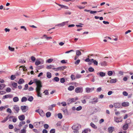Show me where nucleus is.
<instances>
[{
    "label": "nucleus",
    "mask_w": 133,
    "mask_h": 133,
    "mask_svg": "<svg viewBox=\"0 0 133 133\" xmlns=\"http://www.w3.org/2000/svg\"><path fill=\"white\" fill-rule=\"evenodd\" d=\"M71 78L72 80H75L76 78L75 75H71Z\"/></svg>",
    "instance_id": "13d9d810"
},
{
    "label": "nucleus",
    "mask_w": 133,
    "mask_h": 133,
    "mask_svg": "<svg viewBox=\"0 0 133 133\" xmlns=\"http://www.w3.org/2000/svg\"><path fill=\"white\" fill-rule=\"evenodd\" d=\"M13 100L14 102H17L19 101L18 98L17 97H15L13 98Z\"/></svg>",
    "instance_id": "473e14b6"
},
{
    "label": "nucleus",
    "mask_w": 133,
    "mask_h": 133,
    "mask_svg": "<svg viewBox=\"0 0 133 133\" xmlns=\"http://www.w3.org/2000/svg\"><path fill=\"white\" fill-rule=\"evenodd\" d=\"M12 85V86L15 88H16L17 85V84L15 82H14Z\"/></svg>",
    "instance_id": "864d4df0"
},
{
    "label": "nucleus",
    "mask_w": 133,
    "mask_h": 133,
    "mask_svg": "<svg viewBox=\"0 0 133 133\" xmlns=\"http://www.w3.org/2000/svg\"><path fill=\"white\" fill-rule=\"evenodd\" d=\"M51 115V113L50 112H47L46 114V117H50Z\"/></svg>",
    "instance_id": "ea45409f"
},
{
    "label": "nucleus",
    "mask_w": 133,
    "mask_h": 133,
    "mask_svg": "<svg viewBox=\"0 0 133 133\" xmlns=\"http://www.w3.org/2000/svg\"><path fill=\"white\" fill-rule=\"evenodd\" d=\"M91 126L94 129H96L97 128V126L95 125L93 123L91 122L90 124Z\"/></svg>",
    "instance_id": "a878e982"
},
{
    "label": "nucleus",
    "mask_w": 133,
    "mask_h": 133,
    "mask_svg": "<svg viewBox=\"0 0 133 133\" xmlns=\"http://www.w3.org/2000/svg\"><path fill=\"white\" fill-rule=\"evenodd\" d=\"M92 59V60L91 61V64L92 63H94V64L96 65H97L98 64V62H97L95 60H94L93 59Z\"/></svg>",
    "instance_id": "cd10ccee"
},
{
    "label": "nucleus",
    "mask_w": 133,
    "mask_h": 133,
    "mask_svg": "<svg viewBox=\"0 0 133 133\" xmlns=\"http://www.w3.org/2000/svg\"><path fill=\"white\" fill-rule=\"evenodd\" d=\"M8 48L9 50L11 51H13L15 49L14 48H12L9 46L8 47Z\"/></svg>",
    "instance_id": "09e8293b"
},
{
    "label": "nucleus",
    "mask_w": 133,
    "mask_h": 133,
    "mask_svg": "<svg viewBox=\"0 0 133 133\" xmlns=\"http://www.w3.org/2000/svg\"><path fill=\"white\" fill-rule=\"evenodd\" d=\"M28 85L27 84H26L25 85V88H24V90H26L28 89Z\"/></svg>",
    "instance_id": "69168bd1"
},
{
    "label": "nucleus",
    "mask_w": 133,
    "mask_h": 133,
    "mask_svg": "<svg viewBox=\"0 0 133 133\" xmlns=\"http://www.w3.org/2000/svg\"><path fill=\"white\" fill-rule=\"evenodd\" d=\"M27 100V99L25 97H22L21 101L22 102H26Z\"/></svg>",
    "instance_id": "4c0bfd02"
},
{
    "label": "nucleus",
    "mask_w": 133,
    "mask_h": 133,
    "mask_svg": "<svg viewBox=\"0 0 133 133\" xmlns=\"http://www.w3.org/2000/svg\"><path fill=\"white\" fill-rule=\"evenodd\" d=\"M92 59H86L85 60V61L86 62H89L88 64L89 65H90L91 64V61H92Z\"/></svg>",
    "instance_id": "b1692460"
},
{
    "label": "nucleus",
    "mask_w": 133,
    "mask_h": 133,
    "mask_svg": "<svg viewBox=\"0 0 133 133\" xmlns=\"http://www.w3.org/2000/svg\"><path fill=\"white\" fill-rule=\"evenodd\" d=\"M81 128L80 125L78 124L75 125H73L72 127V129L74 130L73 132L74 133H78V130Z\"/></svg>",
    "instance_id": "f03ea898"
},
{
    "label": "nucleus",
    "mask_w": 133,
    "mask_h": 133,
    "mask_svg": "<svg viewBox=\"0 0 133 133\" xmlns=\"http://www.w3.org/2000/svg\"><path fill=\"white\" fill-rule=\"evenodd\" d=\"M5 87V85L4 84H0V90H2Z\"/></svg>",
    "instance_id": "72a5a7b5"
},
{
    "label": "nucleus",
    "mask_w": 133,
    "mask_h": 133,
    "mask_svg": "<svg viewBox=\"0 0 133 133\" xmlns=\"http://www.w3.org/2000/svg\"><path fill=\"white\" fill-rule=\"evenodd\" d=\"M50 133H55V129H51L50 131Z\"/></svg>",
    "instance_id": "0e129e2a"
},
{
    "label": "nucleus",
    "mask_w": 133,
    "mask_h": 133,
    "mask_svg": "<svg viewBox=\"0 0 133 133\" xmlns=\"http://www.w3.org/2000/svg\"><path fill=\"white\" fill-rule=\"evenodd\" d=\"M94 88H90L89 87H87L85 89V91L87 93H90L93 91L94 90Z\"/></svg>",
    "instance_id": "39448f33"
},
{
    "label": "nucleus",
    "mask_w": 133,
    "mask_h": 133,
    "mask_svg": "<svg viewBox=\"0 0 133 133\" xmlns=\"http://www.w3.org/2000/svg\"><path fill=\"white\" fill-rule=\"evenodd\" d=\"M43 37H44V38H45L47 40H48L50 39H52V37H47V35L45 34L43 36Z\"/></svg>",
    "instance_id": "6ab92c4d"
},
{
    "label": "nucleus",
    "mask_w": 133,
    "mask_h": 133,
    "mask_svg": "<svg viewBox=\"0 0 133 133\" xmlns=\"http://www.w3.org/2000/svg\"><path fill=\"white\" fill-rule=\"evenodd\" d=\"M39 113L42 116H43L44 115V114L43 111L41 110H40Z\"/></svg>",
    "instance_id": "f704fd0d"
},
{
    "label": "nucleus",
    "mask_w": 133,
    "mask_h": 133,
    "mask_svg": "<svg viewBox=\"0 0 133 133\" xmlns=\"http://www.w3.org/2000/svg\"><path fill=\"white\" fill-rule=\"evenodd\" d=\"M66 66H60L58 67V68H59V70H63L64 69H66Z\"/></svg>",
    "instance_id": "7c9ffc66"
},
{
    "label": "nucleus",
    "mask_w": 133,
    "mask_h": 133,
    "mask_svg": "<svg viewBox=\"0 0 133 133\" xmlns=\"http://www.w3.org/2000/svg\"><path fill=\"white\" fill-rule=\"evenodd\" d=\"M83 91V88L82 87H77L75 90V91L76 93H82Z\"/></svg>",
    "instance_id": "7ed1b4c3"
},
{
    "label": "nucleus",
    "mask_w": 133,
    "mask_h": 133,
    "mask_svg": "<svg viewBox=\"0 0 133 133\" xmlns=\"http://www.w3.org/2000/svg\"><path fill=\"white\" fill-rule=\"evenodd\" d=\"M128 127V124H126L124 125L123 126V129L124 130H125L127 129Z\"/></svg>",
    "instance_id": "393cba45"
},
{
    "label": "nucleus",
    "mask_w": 133,
    "mask_h": 133,
    "mask_svg": "<svg viewBox=\"0 0 133 133\" xmlns=\"http://www.w3.org/2000/svg\"><path fill=\"white\" fill-rule=\"evenodd\" d=\"M99 74V75L101 77H103L105 75V73L103 72H100Z\"/></svg>",
    "instance_id": "a19ab883"
},
{
    "label": "nucleus",
    "mask_w": 133,
    "mask_h": 133,
    "mask_svg": "<svg viewBox=\"0 0 133 133\" xmlns=\"http://www.w3.org/2000/svg\"><path fill=\"white\" fill-rule=\"evenodd\" d=\"M81 50H77L76 51V56H75V58H77L79 57V56L81 55L82 53L80 51H82Z\"/></svg>",
    "instance_id": "423d86ee"
},
{
    "label": "nucleus",
    "mask_w": 133,
    "mask_h": 133,
    "mask_svg": "<svg viewBox=\"0 0 133 133\" xmlns=\"http://www.w3.org/2000/svg\"><path fill=\"white\" fill-rule=\"evenodd\" d=\"M58 118L61 119L62 118V114L61 113H59L58 115Z\"/></svg>",
    "instance_id": "79ce46f5"
},
{
    "label": "nucleus",
    "mask_w": 133,
    "mask_h": 133,
    "mask_svg": "<svg viewBox=\"0 0 133 133\" xmlns=\"http://www.w3.org/2000/svg\"><path fill=\"white\" fill-rule=\"evenodd\" d=\"M35 83H36V90H41V88L42 87V83L41 81L39 80L35 79L34 80Z\"/></svg>",
    "instance_id": "f257e3e1"
},
{
    "label": "nucleus",
    "mask_w": 133,
    "mask_h": 133,
    "mask_svg": "<svg viewBox=\"0 0 133 133\" xmlns=\"http://www.w3.org/2000/svg\"><path fill=\"white\" fill-rule=\"evenodd\" d=\"M112 74L113 73L112 71H109L108 72V74L109 76H111Z\"/></svg>",
    "instance_id": "5fc2aeb1"
},
{
    "label": "nucleus",
    "mask_w": 133,
    "mask_h": 133,
    "mask_svg": "<svg viewBox=\"0 0 133 133\" xmlns=\"http://www.w3.org/2000/svg\"><path fill=\"white\" fill-rule=\"evenodd\" d=\"M37 92V96L38 97H42V94L41 93V90H36Z\"/></svg>",
    "instance_id": "2eb2a0df"
},
{
    "label": "nucleus",
    "mask_w": 133,
    "mask_h": 133,
    "mask_svg": "<svg viewBox=\"0 0 133 133\" xmlns=\"http://www.w3.org/2000/svg\"><path fill=\"white\" fill-rule=\"evenodd\" d=\"M33 97L32 96H31L29 98L28 100L29 101L31 102L33 101Z\"/></svg>",
    "instance_id": "49530a36"
},
{
    "label": "nucleus",
    "mask_w": 133,
    "mask_h": 133,
    "mask_svg": "<svg viewBox=\"0 0 133 133\" xmlns=\"http://www.w3.org/2000/svg\"><path fill=\"white\" fill-rule=\"evenodd\" d=\"M12 119L13 122L15 123L16 122L17 119L14 116L9 117V121H11Z\"/></svg>",
    "instance_id": "6e6552de"
},
{
    "label": "nucleus",
    "mask_w": 133,
    "mask_h": 133,
    "mask_svg": "<svg viewBox=\"0 0 133 133\" xmlns=\"http://www.w3.org/2000/svg\"><path fill=\"white\" fill-rule=\"evenodd\" d=\"M110 79H111L110 80H108V82H110L111 83H115L117 81V80L116 79H111V78H110Z\"/></svg>",
    "instance_id": "9d476101"
},
{
    "label": "nucleus",
    "mask_w": 133,
    "mask_h": 133,
    "mask_svg": "<svg viewBox=\"0 0 133 133\" xmlns=\"http://www.w3.org/2000/svg\"><path fill=\"white\" fill-rule=\"evenodd\" d=\"M94 70V69L92 67H90L88 69V71L90 72H93Z\"/></svg>",
    "instance_id": "a18cd8bd"
},
{
    "label": "nucleus",
    "mask_w": 133,
    "mask_h": 133,
    "mask_svg": "<svg viewBox=\"0 0 133 133\" xmlns=\"http://www.w3.org/2000/svg\"><path fill=\"white\" fill-rule=\"evenodd\" d=\"M71 13L69 11H66L65 12V15H70L71 14Z\"/></svg>",
    "instance_id": "3c124183"
},
{
    "label": "nucleus",
    "mask_w": 133,
    "mask_h": 133,
    "mask_svg": "<svg viewBox=\"0 0 133 133\" xmlns=\"http://www.w3.org/2000/svg\"><path fill=\"white\" fill-rule=\"evenodd\" d=\"M93 99L94 100L90 102L92 104H95L98 102V99L97 98H94Z\"/></svg>",
    "instance_id": "f3484780"
},
{
    "label": "nucleus",
    "mask_w": 133,
    "mask_h": 133,
    "mask_svg": "<svg viewBox=\"0 0 133 133\" xmlns=\"http://www.w3.org/2000/svg\"><path fill=\"white\" fill-rule=\"evenodd\" d=\"M9 128L10 129H12L14 128L12 124H10L9 125Z\"/></svg>",
    "instance_id": "774afa93"
},
{
    "label": "nucleus",
    "mask_w": 133,
    "mask_h": 133,
    "mask_svg": "<svg viewBox=\"0 0 133 133\" xmlns=\"http://www.w3.org/2000/svg\"><path fill=\"white\" fill-rule=\"evenodd\" d=\"M75 100L74 98H72V99L69 98L67 100L68 104H70L71 103L73 102H75Z\"/></svg>",
    "instance_id": "ddd939ff"
},
{
    "label": "nucleus",
    "mask_w": 133,
    "mask_h": 133,
    "mask_svg": "<svg viewBox=\"0 0 133 133\" xmlns=\"http://www.w3.org/2000/svg\"><path fill=\"white\" fill-rule=\"evenodd\" d=\"M24 82V79L22 78H21L19 80L18 83L19 84H21L23 83Z\"/></svg>",
    "instance_id": "c756f323"
},
{
    "label": "nucleus",
    "mask_w": 133,
    "mask_h": 133,
    "mask_svg": "<svg viewBox=\"0 0 133 133\" xmlns=\"http://www.w3.org/2000/svg\"><path fill=\"white\" fill-rule=\"evenodd\" d=\"M74 87L73 86H70L68 88V90L70 91H72L74 89Z\"/></svg>",
    "instance_id": "bb28decb"
},
{
    "label": "nucleus",
    "mask_w": 133,
    "mask_h": 133,
    "mask_svg": "<svg viewBox=\"0 0 133 133\" xmlns=\"http://www.w3.org/2000/svg\"><path fill=\"white\" fill-rule=\"evenodd\" d=\"M12 97V96L11 95H6L3 96L2 99H5L8 98H11Z\"/></svg>",
    "instance_id": "4468645a"
},
{
    "label": "nucleus",
    "mask_w": 133,
    "mask_h": 133,
    "mask_svg": "<svg viewBox=\"0 0 133 133\" xmlns=\"http://www.w3.org/2000/svg\"><path fill=\"white\" fill-rule=\"evenodd\" d=\"M101 65L103 66H105L107 65V63L105 61H103L101 63Z\"/></svg>",
    "instance_id": "c9c22d12"
},
{
    "label": "nucleus",
    "mask_w": 133,
    "mask_h": 133,
    "mask_svg": "<svg viewBox=\"0 0 133 133\" xmlns=\"http://www.w3.org/2000/svg\"><path fill=\"white\" fill-rule=\"evenodd\" d=\"M41 62L39 61H36L35 62V65H38L41 64Z\"/></svg>",
    "instance_id": "de8ad7c7"
},
{
    "label": "nucleus",
    "mask_w": 133,
    "mask_h": 133,
    "mask_svg": "<svg viewBox=\"0 0 133 133\" xmlns=\"http://www.w3.org/2000/svg\"><path fill=\"white\" fill-rule=\"evenodd\" d=\"M108 129L109 132L110 133H111L114 131V128L113 127H110Z\"/></svg>",
    "instance_id": "4be33fe9"
},
{
    "label": "nucleus",
    "mask_w": 133,
    "mask_h": 133,
    "mask_svg": "<svg viewBox=\"0 0 133 133\" xmlns=\"http://www.w3.org/2000/svg\"><path fill=\"white\" fill-rule=\"evenodd\" d=\"M55 3L57 5H58L59 6H60L61 8H64L65 9H68L69 8L68 7L66 6H65L63 5H62L61 4L57 3L56 2H55Z\"/></svg>",
    "instance_id": "9b49d317"
},
{
    "label": "nucleus",
    "mask_w": 133,
    "mask_h": 133,
    "mask_svg": "<svg viewBox=\"0 0 133 133\" xmlns=\"http://www.w3.org/2000/svg\"><path fill=\"white\" fill-rule=\"evenodd\" d=\"M67 61L65 60H63L61 61V62L63 64H64L66 63L67 62Z\"/></svg>",
    "instance_id": "052dcab7"
},
{
    "label": "nucleus",
    "mask_w": 133,
    "mask_h": 133,
    "mask_svg": "<svg viewBox=\"0 0 133 133\" xmlns=\"http://www.w3.org/2000/svg\"><path fill=\"white\" fill-rule=\"evenodd\" d=\"M9 119V116H8L6 117L1 122L2 123H4L8 119Z\"/></svg>",
    "instance_id": "e433bc0d"
},
{
    "label": "nucleus",
    "mask_w": 133,
    "mask_h": 133,
    "mask_svg": "<svg viewBox=\"0 0 133 133\" xmlns=\"http://www.w3.org/2000/svg\"><path fill=\"white\" fill-rule=\"evenodd\" d=\"M91 130L89 129H85L82 132V133H89L90 132Z\"/></svg>",
    "instance_id": "a211bd4d"
},
{
    "label": "nucleus",
    "mask_w": 133,
    "mask_h": 133,
    "mask_svg": "<svg viewBox=\"0 0 133 133\" xmlns=\"http://www.w3.org/2000/svg\"><path fill=\"white\" fill-rule=\"evenodd\" d=\"M53 59H49L46 61V62L49 63H51Z\"/></svg>",
    "instance_id": "8fccbe9b"
},
{
    "label": "nucleus",
    "mask_w": 133,
    "mask_h": 133,
    "mask_svg": "<svg viewBox=\"0 0 133 133\" xmlns=\"http://www.w3.org/2000/svg\"><path fill=\"white\" fill-rule=\"evenodd\" d=\"M21 109L23 112H25L28 110V107L25 106H22Z\"/></svg>",
    "instance_id": "20e7f679"
},
{
    "label": "nucleus",
    "mask_w": 133,
    "mask_h": 133,
    "mask_svg": "<svg viewBox=\"0 0 133 133\" xmlns=\"http://www.w3.org/2000/svg\"><path fill=\"white\" fill-rule=\"evenodd\" d=\"M16 78L15 76V75H12L11 76L10 78L12 80H14Z\"/></svg>",
    "instance_id": "37998d69"
},
{
    "label": "nucleus",
    "mask_w": 133,
    "mask_h": 133,
    "mask_svg": "<svg viewBox=\"0 0 133 133\" xmlns=\"http://www.w3.org/2000/svg\"><path fill=\"white\" fill-rule=\"evenodd\" d=\"M129 105V103L128 102H124L122 103V105L124 107H127Z\"/></svg>",
    "instance_id": "412c9836"
},
{
    "label": "nucleus",
    "mask_w": 133,
    "mask_h": 133,
    "mask_svg": "<svg viewBox=\"0 0 133 133\" xmlns=\"http://www.w3.org/2000/svg\"><path fill=\"white\" fill-rule=\"evenodd\" d=\"M25 122L24 121L20 122L19 125V127H21L23 125H24L25 124Z\"/></svg>",
    "instance_id": "c85d7f7f"
},
{
    "label": "nucleus",
    "mask_w": 133,
    "mask_h": 133,
    "mask_svg": "<svg viewBox=\"0 0 133 133\" xmlns=\"http://www.w3.org/2000/svg\"><path fill=\"white\" fill-rule=\"evenodd\" d=\"M46 76L48 78H50L51 77V74L49 72H47L46 73Z\"/></svg>",
    "instance_id": "2f4dec72"
},
{
    "label": "nucleus",
    "mask_w": 133,
    "mask_h": 133,
    "mask_svg": "<svg viewBox=\"0 0 133 133\" xmlns=\"http://www.w3.org/2000/svg\"><path fill=\"white\" fill-rule=\"evenodd\" d=\"M114 120L115 122L117 123L121 122L122 121V117H120L119 118L115 117H114Z\"/></svg>",
    "instance_id": "0eeeda50"
},
{
    "label": "nucleus",
    "mask_w": 133,
    "mask_h": 133,
    "mask_svg": "<svg viewBox=\"0 0 133 133\" xmlns=\"http://www.w3.org/2000/svg\"><path fill=\"white\" fill-rule=\"evenodd\" d=\"M68 22H63L62 23H60L59 24L57 25L56 26H64L65 24H66V23H68Z\"/></svg>",
    "instance_id": "aec40b11"
},
{
    "label": "nucleus",
    "mask_w": 133,
    "mask_h": 133,
    "mask_svg": "<svg viewBox=\"0 0 133 133\" xmlns=\"http://www.w3.org/2000/svg\"><path fill=\"white\" fill-rule=\"evenodd\" d=\"M19 62L21 63H23L25 62V61L21 59L19 60Z\"/></svg>",
    "instance_id": "680f3d73"
},
{
    "label": "nucleus",
    "mask_w": 133,
    "mask_h": 133,
    "mask_svg": "<svg viewBox=\"0 0 133 133\" xmlns=\"http://www.w3.org/2000/svg\"><path fill=\"white\" fill-rule=\"evenodd\" d=\"M82 107L81 106H79L77 108L76 110L77 111H79L81 110L82 109Z\"/></svg>",
    "instance_id": "4d7b16f0"
},
{
    "label": "nucleus",
    "mask_w": 133,
    "mask_h": 133,
    "mask_svg": "<svg viewBox=\"0 0 133 133\" xmlns=\"http://www.w3.org/2000/svg\"><path fill=\"white\" fill-rule=\"evenodd\" d=\"M54 66L53 65H49L47 66L46 67V69H50L52 68V67Z\"/></svg>",
    "instance_id": "58836bf2"
},
{
    "label": "nucleus",
    "mask_w": 133,
    "mask_h": 133,
    "mask_svg": "<svg viewBox=\"0 0 133 133\" xmlns=\"http://www.w3.org/2000/svg\"><path fill=\"white\" fill-rule=\"evenodd\" d=\"M44 127L45 129H47L49 127V125L47 124H45L44 125Z\"/></svg>",
    "instance_id": "bf43d9fd"
},
{
    "label": "nucleus",
    "mask_w": 133,
    "mask_h": 133,
    "mask_svg": "<svg viewBox=\"0 0 133 133\" xmlns=\"http://www.w3.org/2000/svg\"><path fill=\"white\" fill-rule=\"evenodd\" d=\"M102 90L101 88V87H99L97 88L96 90V91L97 92H100Z\"/></svg>",
    "instance_id": "338daca9"
},
{
    "label": "nucleus",
    "mask_w": 133,
    "mask_h": 133,
    "mask_svg": "<svg viewBox=\"0 0 133 133\" xmlns=\"http://www.w3.org/2000/svg\"><path fill=\"white\" fill-rule=\"evenodd\" d=\"M74 50H69V51H66L65 52V54H68V53H69L70 52H74Z\"/></svg>",
    "instance_id": "e2e57ef3"
},
{
    "label": "nucleus",
    "mask_w": 133,
    "mask_h": 133,
    "mask_svg": "<svg viewBox=\"0 0 133 133\" xmlns=\"http://www.w3.org/2000/svg\"><path fill=\"white\" fill-rule=\"evenodd\" d=\"M14 109L16 111V112L18 113V112L19 109V107L17 105H15L14 107Z\"/></svg>",
    "instance_id": "f8f14e48"
},
{
    "label": "nucleus",
    "mask_w": 133,
    "mask_h": 133,
    "mask_svg": "<svg viewBox=\"0 0 133 133\" xmlns=\"http://www.w3.org/2000/svg\"><path fill=\"white\" fill-rule=\"evenodd\" d=\"M80 61L79 59H78L74 63L76 65H78L80 63Z\"/></svg>",
    "instance_id": "c03bdc74"
},
{
    "label": "nucleus",
    "mask_w": 133,
    "mask_h": 133,
    "mask_svg": "<svg viewBox=\"0 0 133 133\" xmlns=\"http://www.w3.org/2000/svg\"><path fill=\"white\" fill-rule=\"evenodd\" d=\"M65 81V79L63 78L60 79V82L62 83H64Z\"/></svg>",
    "instance_id": "603ef678"
},
{
    "label": "nucleus",
    "mask_w": 133,
    "mask_h": 133,
    "mask_svg": "<svg viewBox=\"0 0 133 133\" xmlns=\"http://www.w3.org/2000/svg\"><path fill=\"white\" fill-rule=\"evenodd\" d=\"M114 106L116 108H119L121 107L120 104L119 103H115L114 104Z\"/></svg>",
    "instance_id": "5701e85b"
},
{
    "label": "nucleus",
    "mask_w": 133,
    "mask_h": 133,
    "mask_svg": "<svg viewBox=\"0 0 133 133\" xmlns=\"http://www.w3.org/2000/svg\"><path fill=\"white\" fill-rule=\"evenodd\" d=\"M18 118L20 121H23L25 119V117L24 115H21L18 116Z\"/></svg>",
    "instance_id": "dca6fc26"
},
{
    "label": "nucleus",
    "mask_w": 133,
    "mask_h": 133,
    "mask_svg": "<svg viewBox=\"0 0 133 133\" xmlns=\"http://www.w3.org/2000/svg\"><path fill=\"white\" fill-rule=\"evenodd\" d=\"M123 94L124 96H127L128 95V94L127 92L124 91L123 92Z\"/></svg>",
    "instance_id": "6e6d98bb"
},
{
    "label": "nucleus",
    "mask_w": 133,
    "mask_h": 133,
    "mask_svg": "<svg viewBox=\"0 0 133 133\" xmlns=\"http://www.w3.org/2000/svg\"><path fill=\"white\" fill-rule=\"evenodd\" d=\"M91 57L92 58H95L99 57V56L96 55L95 54H90L88 55L87 58H89L90 57Z\"/></svg>",
    "instance_id": "1a4fd4ad"
}]
</instances>
